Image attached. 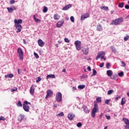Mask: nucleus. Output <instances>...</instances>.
I'll use <instances>...</instances> for the list:
<instances>
[{
    "instance_id": "052dcab7",
    "label": "nucleus",
    "mask_w": 129,
    "mask_h": 129,
    "mask_svg": "<svg viewBox=\"0 0 129 129\" xmlns=\"http://www.w3.org/2000/svg\"><path fill=\"white\" fill-rule=\"evenodd\" d=\"M102 115H103V114L101 113L100 115V118H102Z\"/></svg>"
},
{
    "instance_id": "f03ea898",
    "label": "nucleus",
    "mask_w": 129,
    "mask_h": 129,
    "mask_svg": "<svg viewBox=\"0 0 129 129\" xmlns=\"http://www.w3.org/2000/svg\"><path fill=\"white\" fill-rule=\"evenodd\" d=\"M123 22V18L120 17L116 19L112 20L111 24V25H114L115 26H117V25H119V24H121Z\"/></svg>"
},
{
    "instance_id": "4c0bfd02",
    "label": "nucleus",
    "mask_w": 129,
    "mask_h": 129,
    "mask_svg": "<svg viewBox=\"0 0 129 129\" xmlns=\"http://www.w3.org/2000/svg\"><path fill=\"white\" fill-rule=\"evenodd\" d=\"M64 116V113L63 112H61L60 113L57 114V116Z\"/></svg>"
},
{
    "instance_id": "1a4fd4ad",
    "label": "nucleus",
    "mask_w": 129,
    "mask_h": 129,
    "mask_svg": "<svg viewBox=\"0 0 129 129\" xmlns=\"http://www.w3.org/2000/svg\"><path fill=\"white\" fill-rule=\"evenodd\" d=\"M122 120H123L124 123L126 124L124 129H129V119L125 118H122Z\"/></svg>"
},
{
    "instance_id": "b1692460",
    "label": "nucleus",
    "mask_w": 129,
    "mask_h": 129,
    "mask_svg": "<svg viewBox=\"0 0 129 129\" xmlns=\"http://www.w3.org/2000/svg\"><path fill=\"white\" fill-rule=\"evenodd\" d=\"M110 78L113 80H117V75H113L112 76H111Z\"/></svg>"
},
{
    "instance_id": "ea45409f",
    "label": "nucleus",
    "mask_w": 129,
    "mask_h": 129,
    "mask_svg": "<svg viewBox=\"0 0 129 129\" xmlns=\"http://www.w3.org/2000/svg\"><path fill=\"white\" fill-rule=\"evenodd\" d=\"M77 126H78V127H81V126H82V123L81 122H78L77 124Z\"/></svg>"
},
{
    "instance_id": "8fccbe9b",
    "label": "nucleus",
    "mask_w": 129,
    "mask_h": 129,
    "mask_svg": "<svg viewBox=\"0 0 129 129\" xmlns=\"http://www.w3.org/2000/svg\"><path fill=\"white\" fill-rule=\"evenodd\" d=\"M110 101L109 100H106L105 101V104H108L109 103Z\"/></svg>"
},
{
    "instance_id": "c9c22d12",
    "label": "nucleus",
    "mask_w": 129,
    "mask_h": 129,
    "mask_svg": "<svg viewBox=\"0 0 129 129\" xmlns=\"http://www.w3.org/2000/svg\"><path fill=\"white\" fill-rule=\"evenodd\" d=\"M112 92H113V90H109L107 92V95H110V94H111V93H112Z\"/></svg>"
},
{
    "instance_id": "4be33fe9",
    "label": "nucleus",
    "mask_w": 129,
    "mask_h": 129,
    "mask_svg": "<svg viewBox=\"0 0 129 129\" xmlns=\"http://www.w3.org/2000/svg\"><path fill=\"white\" fill-rule=\"evenodd\" d=\"M89 49L88 48H84L83 49V53L85 54V55H87L88 54Z\"/></svg>"
},
{
    "instance_id": "473e14b6",
    "label": "nucleus",
    "mask_w": 129,
    "mask_h": 129,
    "mask_svg": "<svg viewBox=\"0 0 129 129\" xmlns=\"http://www.w3.org/2000/svg\"><path fill=\"white\" fill-rule=\"evenodd\" d=\"M97 74V72H96V70L95 69L93 70V74L92 75V76H95Z\"/></svg>"
},
{
    "instance_id": "c756f323",
    "label": "nucleus",
    "mask_w": 129,
    "mask_h": 129,
    "mask_svg": "<svg viewBox=\"0 0 129 129\" xmlns=\"http://www.w3.org/2000/svg\"><path fill=\"white\" fill-rule=\"evenodd\" d=\"M16 105L18 107H22V106H23V104H22V102H21V101H19L18 102V103L16 104Z\"/></svg>"
},
{
    "instance_id": "603ef678",
    "label": "nucleus",
    "mask_w": 129,
    "mask_h": 129,
    "mask_svg": "<svg viewBox=\"0 0 129 129\" xmlns=\"http://www.w3.org/2000/svg\"><path fill=\"white\" fill-rule=\"evenodd\" d=\"M120 98V96H117V97H115V100H118Z\"/></svg>"
},
{
    "instance_id": "3c124183",
    "label": "nucleus",
    "mask_w": 129,
    "mask_h": 129,
    "mask_svg": "<svg viewBox=\"0 0 129 129\" xmlns=\"http://www.w3.org/2000/svg\"><path fill=\"white\" fill-rule=\"evenodd\" d=\"M64 41L66 43H69V42H70L69 39H68V38H64Z\"/></svg>"
},
{
    "instance_id": "e433bc0d",
    "label": "nucleus",
    "mask_w": 129,
    "mask_h": 129,
    "mask_svg": "<svg viewBox=\"0 0 129 129\" xmlns=\"http://www.w3.org/2000/svg\"><path fill=\"white\" fill-rule=\"evenodd\" d=\"M42 80V79L41 77H37L36 78V83H38V82H40Z\"/></svg>"
},
{
    "instance_id": "13d9d810",
    "label": "nucleus",
    "mask_w": 129,
    "mask_h": 129,
    "mask_svg": "<svg viewBox=\"0 0 129 129\" xmlns=\"http://www.w3.org/2000/svg\"><path fill=\"white\" fill-rule=\"evenodd\" d=\"M106 117L107 118V119H110V116H107V115H106Z\"/></svg>"
},
{
    "instance_id": "37998d69",
    "label": "nucleus",
    "mask_w": 129,
    "mask_h": 129,
    "mask_svg": "<svg viewBox=\"0 0 129 129\" xmlns=\"http://www.w3.org/2000/svg\"><path fill=\"white\" fill-rule=\"evenodd\" d=\"M128 39H129V36L128 35L124 37V40L125 41V42L127 41Z\"/></svg>"
},
{
    "instance_id": "a18cd8bd",
    "label": "nucleus",
    "mask_w": 129,
    "mask_h": 129,
    "mask_svg": "<svg viewBox=\"0 0 129 129\" xmlns=\"http://www.w3.org/2000/svg\"><path fill=\"white\" fill-rule=\"evenodd\" d=\"M110 66V63L109 62H107L106 63V68L107 69H109V67Z\"/></svg>"
},
{
    "instance_id": "f257e3e1",
    "label": "nucleus",
    "mask_w": 129,
    "mask_h": 129,
    "mask_svg": "<svg viewBox=\"0 0 129 129\" xmlns=\"http://www.w3.org/2000/svg\"><path fill=\"white\" fill-rule=\"evenodd\" d=\"M14 23L15 24V27L18 29L16 33H20V32H22V29H23V27L20 24H22L23 23V20L22 19H19L18 20L15 19Z\"/></svg>"
},
{
    "instance_id": "bf43d9fd",
    "label": "nucleus",
    "mask_w": 129,
    "mask_h": 129,
    "mask_svg": "<svg viewBox=\"0 0 129 129\" xmlns=\"http://www.w3.org/2000/svg\"><path fill=\"white\" fill-rule=\"evenodd\" d=\"M87 70L88 71H91V68H90V67H88Z\"/></svg>"
},
{
    "instance_id": "7ed1b4c3",
    "label": "nucleus",
    "mask_w": 129,
    "mask_h": 129,
    "mask_svg": "<svg viewBox=\"0 0 129 129\" xmlns=\"http://www.w3.org/2000/svg\"><path fill=\"white\" fill-rule=\"evenodd\" d=\"M97 111H98V105L97 104L96 101H94V107L92 110L91 113L92 117H95V113H96Z\"/></svg>"
},
{
    "instance_id": "a19ab883",
    "label": "nucleus",
    "mask_w": 129,
    "mask_h": 129,
    "mask_svg": "<svg viewBox=\"0 0 129 129\" xmlns=\"http://www.w3.org/2000/svg\"><path fill=\"white\" fill-rule=\"evenodd\" d=\"M118 76H119L120 77H121V76H123V72H121L120 73H119L118 74Z\"/></svg>"
},
{
    "instance_id": "a211bd4d",
    "label": "nucleus",
    "mask_w": 129,
    "mask_h": 129,
    "mask_svg": "<svg viewBox=\"0 0 129 129\" xmlns=\"http://www.w3.org/2000/svg\"><path fill=\"white\" fill-rule=\"evenodd\" d=\"M96 30L98 32H101V31H102L103 29H102V26H101V24H98L97 26Z\"/></svg>"
},
{
    "instance_id": "774afa93",
    "label": "nucleus",
    "mask_w": 129,
    "mask_h": 129,
    "mask_svg": "<svg viewBox=\"0 0 129 129\" xmlns=\"http://www.w3.org/2000/svg\"><path fill=\"white\" fill-rule=\"evenodd\" d=\"M127 96H128V97H129V92L127 93Z\"/></svg>"
},
{
    "instance_id": "aec40b11",
    "label": "nucleus",
    "mask_w": 129,
    "mask_h": 129,
    "mask_svg": "<svg viewBox=\"0 0 129 129\" xmlns=\"http://www.w3.org/2000/svg\"><path fill=\"white\" fill-rule=\"evenodd\" d=\"M25 116L23 115H20L18 117V121H22V119H24Z\"/></svg>"
},
{
    "instance_id": "5fc2aeb1",
    "label": "nucleus",
    "mask_w": 129,
    "mask_h": 129,
    "mask_svg": "<svg viewBox=\"0 0 129 129\" xmlns=\"http://www.w3.org/2000/svg\"><path fill=\"white\" fill-rule=\"evenodd\" d=\"M0 119H1V120H6V118H4V116H1V117H0Z\"/></svg>"
},
{
    "instance_id": "39448f33",
    "label": "nucleus",
    "mask_w": 129,
    "mask_h": 129,
    "mask_svg": "<svg viewBox=\"0 0 129 129\" xmlns=\"http://www.w3.org/2000/svg\"><path fill=\"white\" fill-rule=\"evenodd\" d=\"M17 53L18 54L20 60H23L24 59V51H23V50H22L21 47L18 48Z\"/></svg>"
},
{
    "instance_id": "dca6fc26",
    "label": "nucleus",
    "mask_w": 129,
    "mask_h": 129,
    "mask_svg": "<svg viewBox=\"0 0 129 129\" xmlns=\"http://www.w3.org/2000/svg\"><path fill=\"white\" fill-rule=\"evenodd\" d=\"M63 24H64V21L61 20L60 21H58L56 24V27L57 28H61V27L63 26Z\"/></svg>"
},
{
    "instance_id": "4d7b16f0",
    "label": "nucleus",
    "mask_w": 129,
    "mask_h": 129,
    "mask_svg": "<svg viewBox=\"0 0 129 129\" xmlns=\"http://www.w3.org/2000/svg\"><path fill=\"white\" fill-rule=\"evenodd\" d=\"M125 9H126V10H128L129 9V6H128V5H126L125 6Z\"/></svg>"
},
{
    "instance_id": "09e8293b",
    "label": "nucleus",
    "mask_w": 129,
    "mask_h": 129,
    "mask_svg": "<svg viewBox=\"0 0 129 129\" xmlns=\"http://www.w3.org/2000/svg\"><path fill=\"white\" fill-rule=\"evenodd\" d=\"M18 90V88H14V89H11V92H14V91H17Z\"/></svg>"
},
{
    "instance_id": "69168bd1",
    "label": "nucleus",
    "mask_w": 129,
    "mask_h": 129,
    "mask_svg": "<svg viewBox=\"0 0 129 129\" xmlns=\"http://www.w3.org/2000/svg\"><path fill=\"white\" fill-rule=\"evenodd\" d=\"M62 72H66V69H63L62 70Z\"/></svg>"
},
{
    "instance_id": "412c9836",
    "label": "nucleus",
    "mask_w": 129,
    "mask_h": 129,
    "mask_svg": "<svg viewBox=\"0 0 129 129\" xmlns=\"http://www.w3.org/2000/svg\"><path fill=\"white\" fill-rule=\"evenodd\" d=\"M53 19L54 20H58L59 19H60V16H59V15L57 14H54L53 16Z\"/></svg>"
},
{
    "instance_id": "6e6552de",
    "label": "nucleus",
    "mask_w": 129,
    "mask_h": 129,
    "mask_svg": "<svg viewBox=\"0 0 129 129\" xmlns=\"http://www.w3.org/2000/svg\"><path fill=\"white\" fill-rule=\"evenodd\" d=\"M46 95L45 96V99H48L49 97H52L53 96V91L52 90L48 89L46 92Z\"/></svg>"
},
{
    "instance_id": "f3484780",
    "label": "nucleus",
    "mask_w": 129,
    "mask_h": 129,
    "mask_svg": "<svg viewBox=\"0 0 129 129\" xmlns=\"http://www.w3.org/2000/svg\"><path fill=\"white\" fill-rule=\"evenodd\" d=\"M71 7H72V5H71V4L66 5L64 7V8H62V11H67L68 10H69V9H70Z\"/></svg>"
},
{
    "instance_id": "864d4df0",
    "label": "nucleus",
    "mask_w": 129,
    "mask_h": 129,
    "mask_svg": "<svg viewBox=\"0 0 129 129\" xmlns=\"http://www.w3.org/2000/svg\"><path fill=\"white\" fill-rule=\"evenodd\" d=\"M103 66H104V62L102 63L101 64H100L99 65V67H100V68H102V67H103Z\"/></svg>"
},
{
    "instance_id": "2f4dec72",
    "label": "nucleus",
    "mask_w": 129,
    "mask_h": 129,
    "mask_svg": "<svg viewBox=\"0 0 129 129\" xmlns=\"http://www.w3.org/2000/svg\"><path fill=\"white\" fill-rule=\"evenodd\" d=\"M96 101H97V102H98L99 103H101V97H98L96 98Z\"/></svg>"
},
{
    "instance_id": "49530a36",
    "label": "nucleus",
    "mask_w": 129,
    "mask_h": 129,
    "mask_svg": "<svg viewBox=\"0 0 129 129\" xmlns=\"http://www.w3.org/2000/svg\"><path fill=\"white\" fill-rule=\"evenodd\" d=\"M121 64L122 67H125V63L124 61H121Z\"/></svg>"
},
{
    "instance_id": "9b49d317",
    "label": "nucleus",
    "mask_w": 129,
    "mask_h": 129,
    "mask_svg": "<svg viewBox=\"0 0 129 129\" xmlns=\"http://www.w3.org/2000/svg\"><path fill=\"white\" fill-rule=\"evenodd\" d=\"M7 10L8 13H13V11H16V10H17V8H16L15 6H12L11 7H8Z\"/></svg>"
},
{
    "instance_id": "7c9ffc66",
    "label": "nucleus",
    "mask_w": 129,
    "mask_h": 129,
    "mask_svg": "<svg viewBox=\"0 0 129 129\" xmlns=\"http://www.w3.org/2000/svg\"><path fill=\"white\" fill-rule=\"evenodd\" d=\"M101 10H104V11H108V7L105 6H102L100 7Z\"/></svg>"
},
{
    "instance_id": "6ab92c4d",
    "label": "nucleus",
    "mask_w": 129,
    "mask_h": 129,
    "mask_svg": "<svg viewBox=\"0 0 129 129\" xmlns=\"http://www.w3.org/2000/svg\"><path fill=\"white\" fill-rule=\"evenodd\" d=\"M83 108L84 109V111H85V112H86V113H89L90 111L88 109V108L87 107H86V106L84 105L83 106Z\"/></svg>"
},
{
    "instance_id": "f8f14e48",
    "label": "nucleus",
    "mask_w": 129,
    "mask_h": 129,
    "mask_svg": "<svg viewBox=\"0 0 129 129\" xmlns=\"http://www.w3.org/2000/svg\"><path fill=\"white\" fill-rule=\"evenodd\" d=\"M74 117H75V114L72 113H70L68 115V118H69V119H70V120H73Z\"/></svg>"
},
{
    "instance_id": "e2e57ef3",
    "label": "nucleus",
    "mask_w": 129,
    "mask_h": 129,
    "mask_svg": "<svg viewBox=\"0 0 129 129\" xmlns=\"http://www.w3.org/2000/svg\"><path fill=\"white\" fill-rule=\"evenodd\" d=\"M23 43H24V44H27V42H26V40H25V39H23Z\"/></svg>"
},
{
    "instance_id": "6e6d98bb",
    "label": "nucleus",
    "mask_w": 129,
    "mask_h": 129,
    "mask_svg": "<svg viewBox=\"0 0 129 129\" xmlns=\"http://www.w3.org/2000/svg\"><path fill=\"white\" fill-rule=\"evenodd\" d=\"M100 58H101V59H103V60H104V61H105V60H106V58H105V57H104V55H103L102 56H101L100 57Z\"/></svg>"
},
{
    "instance_id": "a878e982",
    "label": "nucleus",
    "mask_w": 129,
    "mask_h": 129,
    "mask_svg": "<svg viewBox=\"0 0 129 129\" xmlns=\"http://www.w3.org/2000/svg\"><path fill=\"white\" fill-rule=\"evenodd\" d=\"M55 75H48L46 76V79H49V78H55Z\"/></svg>"
},
{
    "instance_id": "de8ad7c7",
    "label": "nucleus",
    "mask_w": 129,
    "mask_h": 129,
    "mask_svg": "<svg viewBox=\"0 0 129 129\" xmlns=\"http://www.w3.org/2000/svg\"><path fill=\"white\" fill-rule=\"evenodd\" d=\"M15 3H16V1H15V0H11L10 2V5H13V4H15Z\"/></svg>"
},
{
    "instance_id": "0eeeda50",
    "label": "nucleus",
    "mask_w": 129,
    "mask_h": 129,
    "mask_svg": "<svg viewBox=\"0 0 129 129\" xmlns=\"http://www.w3.org/2000/svg\"><path fill=\"white\" fill-rule=\"evenodd\" d=\"M56 100L57 102H61L62 101V94L61 92H59L56 93Z\"/></svg>"
},
{
    "instance_id": "2eb2a0df",
    "label": "nucleus",
    "mask_w": 129,
    "mask_h": 129,
    "mask_svg": "<svg viewBox=\"0 0 129 129\" xmlns=\"http://www.w3.org/2000/svg\"><path fill=\"white\" fill-rule=\"evenodd\" d=\"M30 93L32 95H33L34 94V93H35V86H34V85H32L31 86V87H30Z\"/></svg>"
},
{
    "instance_id": "bb28decb",
    "label": "nucleus",
    "mask_w": 129,
    "mask_h": 129,
    "mask_svg": "<svg viewBox=\"0 0 129 129\" xmlns=\"http://www.w3.org/2000/svg\"><path fill=\"white\" fill-rule=\"evenodd\" d=\"M126 101V100H125V98H122L121 99V104L122 105H124V104H125Z\"/></svg>"
},
{
    "instance_id": "680f3d73",
    "label": "nucleus",
    "mask_w": 129,
    "mask_h": 129,
    "mask_svg": "<svg viewBox=\"0 0 129 129\" xmlns=\"http://www.w3.org/2000/svg\"><path fill=\"white\" fill-rule=\"evenodd\" d=\"M18 74H21V71H20V69H18Z\"/></svg>"
},
{
    "instance_id": "79ce46f5",
    "label": "nucleus",
    "mask_w": 129,
    "mask_h": 129,
    "mask_svg": "<svg viewBox=\"0 0 129 129\" xmlns=\"http://www.w3.org/2000/svg\"><path fill=\"white\" fill-rule=\"evenodd\" d=\"M118 7L119 8H123V3H119Z\"/></svg>"
},
{
    "instance_id": "72a5a7b5",
    "label": "nucleus",
    "mask_w": 129,
    "mask_h": 129,
    "mask_svg": "<svg viewBox=\"0 0 129 129\" xmlns=\"http://www.w3.org/2000/svg\"><path fill=\"white\" fill-rule=\"evenodd\" d=\"M110 48L111 49L112 52H113V53H115L116 52V50L115 49V48L114 47V46H111Z\"/></svg>"
},
{
    "instance_id": "393cba45",
    "label": "nucleus",
    "mask_w": 129,
    "mask_h": 129,
    "mask_svg": "<svg viewBox=\"0 0 129 129\" xmlns=\"http://www.w3.org/2000/svg\"><path fill=\"white\" fill-rule=\"evenodd\" d=\"M107 75L109 77H111V76H112V71H111L110 70L107 71Z\"/></svg>"
},
{
    "instance_id": "338daca9",
    "label": "nucleus",
    "mask_w": 129,
    "mask_h": 129,
    "mask_svg": "<svg viewBox=\"0 0 129 129\" xmlns=\"http://www.w3.org/2000/svg\"><path fill=\"white\" fill-rule=\"evenodd\" d=\"M53 107H57L56 104H55L53 105Z\"/></svg>"
},
{
    "instance_id": "c85d7f7f",
    "label": "nucleus",
    "mask_w": 129,
    "mask_h": 129,
    "mask_svg": "<svg viewBox=\"0 0 129 129\" xmlns=\"http://www.w3.org/2000/svg\"><path fill=\"white\" fill-rule=\"evenodd\" d=\"M78 89H84L85 88V85H80L78 87Z\"/></svg>"
},
{
    "instance_id": "9d476101",
    "label": "nucleus",
    "mask_w": 129,
    "mask_h": 129,
    "mask_svg": "<svg viewBox=\"0 0 129 129\" xmlns=\"http://www.w3.org/2000/svg\"><path fill=\"white\" fill-rule=\"evenodd\" d=\"M105 52L102 51H99L98 53V55L97 56L96 58V60H98V59H99V58H100V57L102 56H105Z\"/></svg>"
},
{
    "instance_id": "5701e85b",
    "label": "nucleus",
    "mask_w": 129,
    "mask_h": 129,
    "mask_svg": "<svg viewBox=\"0 0 129 129\" xmlns=\"http://www.w3.org/2000/svg\"><path fill=\"white\" fill-rule=\"evenodd\" d=\"M5 78H13L14 77V74H9L5 76Z\"/></svg>"
},
{
    "instance_id": "423d86ee",
    "label": "nucleus",
    "mask_w": 129,
    "mask_h": 129,
    "mask_svg": "<svg viewBox=\"0 0 129 129\" xmlns=\"http://www.w3.org/2000/svg\"><path fill=\"white\" fill-rule=\"evenodd\" d=\"M75 45H76V49L78 51L81 50V42L79 40H76L75 42Z\"/></svg>"
},
{
    "instance_id": "f704fd0d",
    "label": "nucleus",
    "mask_w": 129,
    "mask_h": 129,
    "mask_svg": "<svg viewBox=\"0 0 129 129\" xmlns=\"http://www.w3.org/2000/svg\"><path fill=\"white\" fill-rule=\"evenodd\" d=\"M47 11H48V8L44 6L43 9V13H47Z\"/></svg>"
},
{
    "instance_id": "20e7f679",
    "label": "nucleus",
    "mask_w": 129,
    "mask_h": 129,
    "mask_svg": "<svg viewBox=\"0 0 129 129\" xmlns=\"http://www.w3.org/2000/svg\"><path fill=\"white\" fill-rule=\"evenodd\" d=\"M28 104H30V105H31V103L25 101L23 105L24 110L27 112H28L29 110H30V106H29V105Z\"/></svg>"
},
{
    "instance_id": "ddd939ff",
    "label": "nucleus",
    "mask_w": 129,
    "mask_h": 129,
    "mask_svg": "<svg viewBox=\"0 0 129 129\" xmlns=\"http://www.w3.org/2000/svg\"><path fill=\"white\" fill-rule=\"evenodd\" d=\"M87 18H89V13L86 14L84 15H82L81 17V21H84V20H85V19H87Z\"/></svg>"
},
{
    "instance_id": "58836bf2",
    "label": "nucleus",
    "mask_w": 129,
    "mask_h": 129,
    "mask_svg": "<svg viewBox=\"0 0 129 129\" xmlns=\"http://www.w3.org/2000/svg\"><path fill=\"white\" fill-rule=\"evenodd\" d=\"M34 56H35V58H36V59H39V55H38L37 53L34 52Z\"/></svg>"
},
{
    "instance_id": "c03bdc74",
    "label": "nucleus",
    "mask_w": 129,
    "mask_h": 129,
    "mask_svg": "<svg viewBox=\"0 0 129 129\" xmlns=\"http://www.w3.org/2000/svg\"><path fill=\"white\" fill-rule=\"evenodd\" d=\"M70 20L72 23H74V17L73 16L70 17Z\"/></svg>"
},
{
    "instance_id": "4468645a",
    "label": "nucleus",
    "mask_w": 129,
    "mask_h": 129,
    "mask_svg": "<svg viewBox=\"0 0 129 129\" xmlns=\"http://www.w3.org/2000/svg\"><path fill=\"white\" fill-rule=\"evenodd\" d=\"M38 44L40 47H44L45 46V42L42 39H39L38 40Z\"/></svg>"
},
{
    "instance_id": "0e129e2a",
    "label": "nucleus",
    "mask_w": 129,
    "mask_h": 129,
    "mask_svg": "<svg viewBox=\"0 0 129 129\" xmlns=\"http://www.w3.org/2000/svg\"><path fill=\"white\" fill-rule=\"evenodd\" d=\"M73 89L74 90H76V89H77L76 87H73Z\"/></svg>"
},
{
    "instance_id": "cd10ccee",
    "label": "nucleus",
    "mask_w": 129,
    "mask_h": 129,
    "mask_svg": "<svg viewBox=\"0 0 129 129\" xmlns=\"http://www.w3.org/2000/svg\"><path fill=\"white\" fill-rule=\"evenodd\" d=\"M34 20L36 23H41V20L38 18H36V16H33Z\"/></svg>"
}]
</instances>
